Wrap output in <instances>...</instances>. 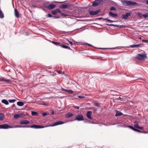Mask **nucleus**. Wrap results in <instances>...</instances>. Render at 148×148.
I'll list each match as a JSON object with an SVG mask.
<instances>
[{
	"label": "nucleus",
	"mask_w": 148,
	"mask_h": 148,
	"mask_svg": "<svg viewBox=\"0 0 148 148\" xmlns=\"http://www.w3.org/2000/svg\"><path fill=\"white\" fill-rule=\"evenodd\" d=\"M47 16L48 17H52L51 15L50 14H48L47 15Z\"/></svg>",
	"instance_id": "obj_38"
},
{
	"label": "nucleus",
	"mask_w": 148,
	"mask_h": 148,
	"mask_svg": "<svg viewBox=\"0 0 148 148\" xmlns=\"http://www.w3.org/2000/svg\"><path fill=\"white\" fill-rule=\"evenodd\" d=\"M134 131H136V132H141V133L142 132L140 131V130H138V129H135Z\"/></svg>",
	"instance_id": "obj_40"
},
{
	"label": "nucleus",
	"mask_w": 148,
	"mask_h": 148,
	"mask_svg": "<svg viewBox=\"0 0 148 148\" xmlns=\"http://www.w3.org/2000/svg\"><path fill=\"white\" fill-rule=\"evenodd\" d=\"M57 3H62L64 2H57Z\"/></svg>",
	"instance_id": "obj_50"
},
{
	"label": "nucleus",
	"mask_w": 148,
	"mask_h": 148,
	"mask_svg": "<svg viewBox=\"0 0 148 148\" xmlns=\"http://www.w3.org/2000/svg\"><path fill=\"white\" fill-rule=\"evenodd\" d=\"M14 15L15 17L16 18H19V12L18 10L16 9H14Z\"/></svg>",
	"instance_id": "obj_13"
},
{
	"label": "nucleus",
	"mask_w": 148,
	"mask_h": 148,
	"mask_svg": "<svg viewBox=\"0 0 148 148\" xmlns=\"http://www.w3.org/2000/svg\"><path fill=\"white\" fill-rule=\"evenodd\" d=\"M143 16L145 18H146L147 17H148V13H147L146 14H143Z\"/></svg>",
	"instance_id": "obj_35"
},
{
	"label": "nucleus",
	"mask_w": 148,
	"mask_h": 148,
	"mask_svg": "<svg viewBox=\"0 0 148 148\" xmlns=\"http://www.w3.org/2000/svg\"><path fill=\"white\" fill-rule=\"evenodd\" d=\"M52 42L56 45L57 46H60V45H61V43L60 42H55L54 41H52Z\"/></svg>",
	"instance_id": "obj_27"
},
{
	"label": "nucleus",
	"mask_w": 148,
	"mask_h": 148,
	"mask_svg": "<svg viewBox=\"0 0 148 148\" xmlns=\"http://www.w3.org/2000/svg\"><path fill=\"white\" fill-rule=\"evenodd\" d=\"M32 115H36L37 114V112H34V111H32Z\"/></svg>",
	"instance_id": "obj_31"
},
{
	"label": "nucleus",
	"mask_w": 148,
	"mask_h": 148,
	"mask_svg": "<svg viewBox=\"0 0 148 148\" xmlns=\"http://www.w3.org/2000/svg\"><path fill=\"white\" fill-rule=\"evenodd\" d=\"M61 11L59 9H57L52 12V13L53 14H56L57 13H60Z\"/></svg>",
	"instance_id": "obj_16"
},
{
	"label": "nucleus",
	"mask_w": 148,
	"mask_h": 148,
	"mask_svg": "<svg viewBox=\"0 0 148 148\" xmlns=\"http://www.w3.org/2000/svg\"><path fill=\"white\" fill-rule=\"evenodd\" d=\"M3 80L7 83H9L10 82V80L8 79H3Z\"/></svg>",
	"instance_id": "obj_34"
},
{
	"label": "nucleus",
	"mask_w": 148,
	"mask_h": 148,
	"mask_svg": "<svg viewBox=\"0 0 148 148\" xmlns=\"http://www.w3.org/2000/svg\"><path fill=\"white\" fill-rule=\"evenodd\" d=\"M57 71L58 73H59V74L61 73V71Z\"/></svg>",
	"instance_id": "obj_48"
},
{
	"label": "nucleus",
	"mask_w": 148,
	"mask_h": 148,
	"mask_svg": "<svg viewBox=\"0 0 148 148\" xmlns=\"http://www.w3.org/2000/svg\"><path fill=\"white\" fill-rule=\"evenodd\" d=\"M136 58L140 60H144L147 58V54L146 53L138 54L136 57Z\"/></svg>",
	"instance_id": "obj_3"
},
{
	"label": "nucleus",
	"mask_w": 148,
	"mask_h": 148,
	"mask_svg": "<svg viewBox=\"0 0 148 148\" xmlns=\"http://www.w3.org/2000/svg\"><path fill=\"white\" fill-rule=\"evenodd\" d=\"M42 115L44 116H46L47 115V114L46 113V112H43L42 114Z\"/></svg>",
	"instance_id": "obj_42"
},
{
	"label": "nucleus",
	"mask_w": 148,
	"mask_h": 148,
	"mask_svg": "<svg viewBox=\"0 0 148 148\" xmlns=\"http://www.w3.org/2000/svg\"><path fill=\"white\" fill-rule=\"evenodd\" d=\"M142 41L148 43V40H143Z\"/></svg>",
	"instance_id": "obj_41"
},
{
	"label": "nucleus",
	"mask_w": 148,
	"mask_h": 148,
	"mask_svg": "<svg viewBox=\"0 0 148 148\" xmlns=\"http://www.w3.org/2000/svg\"><path fill=\"white\" fill-rule=\"evenodd\" d=\"M60 46L64 48L67 49H71L70 47H69L63 44L62 43H61V45H60Z\"/></svg>",
	"instance_id": "obj_18"
},
{
	"label": "nucleus",
	"mask_w": 148,
	"mask_h": 148,
	"mask_svg": "<svg viewBox=\"0 0 148 148\" xmlns=\"http://www.w3.org/2000/svg\"><path fill=\"white\" fill-rule=\"evenodd\" d=\"M69 6V5L68 4L67 5H60L59 6V8H67Z\"/></svg>",
	"instance_id": "obj_21"
},
{
	"label": "nucleus",
	"mask_w": 148,
	"mask_h": 148,
	"mask_svg": "<svg viewBox=\"0 0 148 148\" xmlns=\"http://www.w3.org/2000/svg\"><path fill=\"white\" fill-rule=\"evenodd\" d=\"M128 127L134 131H135V128H134L133 126H129Z\"/></svg>",
	"instance_id": "obj_37"
},
{
	"label": "nucleus",
	"mask_w": 148,
	"mask_h": 148,
	"mask_svg": "<svg viewBox=\"0 0 148 148\" xmlns=\"http://www.w3.org/2000/svg\"><path fill=\"white\" fill-rule=\"evenodd\" d=\"M62 91L68 92L70 94H72L73 93V91L71 90H66L62 88Z\"/></svg>",
	"instance_id": "obj_17"
},
{
	"label": "nucleus",
	"mask_w": 148,
	"mask_h": 148,
	"mask_svg": "<svg viewBox=\"0 0 148 148\" xmlns=\"http://www.w3.org/2000/svg\"><path fill=\"white\" fill-rule=\"evenodd\" d=\"M109 14L110 16L113 17H115L117 16V14H113L111 12H109Z\"/></svg>",
	"instance_id": "obj_20"
},
{
	"label": "nucleus",
	"mask_w": 148,
	"mask_h": 148,
	"mask_svg": "<svg viewBox=\"0 0 148 148\" xmlns=\"http://www.w3.org/2000/svg\"><path fill=\"white\" fill-rule=\"evenodd\" d=\"M53 17L54 18H59L60 17L58 16H53Z\"/></svg>",
	"instance_id": "obj_47"
},
{
	"label": "nucleus",
	"mask_w": 148,
	"mask_h": 148,
	"mask_svg": "<svg viewBox=\"0 0 148 148\" xmlns=\"http://www.w3.org/2000/svg\"><path fill=\"white\" fill-rule=\"evenodd\" d=\"M68 41L71 46H72L73 45V43L72 42L69 41Z\"/></svg>",
	"instance_id": "obj_45"
},
{
	"label": "nucleus",
	"mask_w": 148,
	"mask_h": 148,
	"mask_svg": "<svg viewBox=\"0 0 148 148\" xmlns=\"http://www.w3.org/2000/svg\"><path fill=\"white\" fill-rule=\"evenodd\" d=\"M84 44L88 45L89 46H91L90 45L88 44H87V43H85V44H83V45H84Z\"/></svg>",
	"instance_id": "obj_49"
},
{
	"label": "nucleus",
	"mask_w": 148,
	"mask_h": 148,
	"mask_svg": "<svg viewBox=\"0 0 148 148\" xmlns=\"http://www.w3.org/2000/svg\"><path fill=\"white\" fill-rule=\"evenodd\" d=\"M103 2V0H96L93 2L92 5L93 6H97Z\"/></svg>",
	"instance_id": "obj_5"
},
{
	"label": "nucleus",
	"mask_w": 148,
	"mask_h": 148,
	"mask_svg": "<svg viewBox=\"0 0 148 148\" xmlns=\"http://www.w3.org/2000/svg\"><path fill=\"white\" fill-rule=\"evenodd\" d=\"M107 25L110 26H113L119 28H125L126 27L124 25H119L113 24H107Z\"/></svg>",
	"instance_id": "obj_9"
},
{
	"label": "nucleus",
	"mask_w": 148,
	"mask_h": 148,
	"mask_svg": "<svg viewBox=\"0 0 148 148\" xmlns=\"http://www.w3.org/2000/svg\"><path fill=\"white\" fill-rule=\"evenodd\" d=\"M64 122H63L61 121H57L55 123H54L52 124V125H50L49 126H45V127H47L48 126H50V127H53L55 126H56L57 125H61L63 124L64 123Z\"/></svg>",
	"instance_id": "obj_4"
},
{
	"label": "nucleus",
	"mask_w": 148,
	"mask_h": 148,
	"mask_svg": "<svg viewBox=\"0 0 148 148\" xmlns=\"http://www.w3.org/2000/svg\"><path fill=\"white\" fill-rule=\"evenodd\" d=\"M4 17V15L3 13L1 10H0V18H3Z\"/></svg>",
	"instance_id": "obj_29"
},
{
	"label": "nucleus",
	"mask_w": 148,
	"mask_h": 148,
	"mask_svg": "<svg viewBox=\"0 0 148 148\" xmlns=\"http://www.w3.org/2000/svg\"><path fill=\"white\" fill-rule=\"evenodd\" d=\"M1 102L2 103H4L6 105H8L9 104V103L8 101L5 99H3L2 100Z\"/></svg>",
	"instance_id": "obj_22"
},
{
	"label": "nucleus",
	"mask_w": 148,
	"mask_h": 148,
	"mask_svg": "<svg viewBox=\"0 0 148 148\" xmlns=\"http://www.w3.org/2000/svg\"><path fill=\"white\" fill-rule=\"evenodd\" d=\"M116 10V9L114 7H111L110 8V10L111 11Z\"/></svg>",
	"instance_id": "obj_32"
},
{
	"label": "nucleus",
	"mask_w": 148,
	"mask_h": 148,
	"mask_svg": "<svg viewBox=\"0 0 148 148\" xmlns=\"http://www.w3.org/2000/svg\"><path fill=\"white\" fill-rule=\"evenodd\" d=\"M15 127H30L34 128L35 129L42 128L44 127L43 126L41 125H28L27 126H21L20 125H16L15 126Z\"/></svg>",
	"instance_id": "obj_1"
},
{
	"label": "nucleus",
	"mask_w": 148,
	"mask_h": 148,
	"mask_svg": "<svg viewBox=\"0 0 148 148\" xmlns=\"http://www.w3.org/2000/svg\"><path fill=\"white\" fill-rule=\"evenodd\" d=\"M138 122L135 121L134 122V127L136 128H138Z\"/></svg>",
	"instance_id": "obj_26"
},
{
	"label": "nucleus",
	"mask_w": 148,
	"mask_h": 148,
	"mask_svg": "<svg viewBox=\"0 0 148 148\" xmlns=\"http://www.w3.org/2000/svg\"><path fill=\"white\" fill-rule=\"evenodd\" d=\"M123 115V113L121 112H120L119 111H117L116 112V113L115 114V116H121Z\"/></svg>",
	"instance_id": "obj_19"
},
{
	"label": "nucleus",
	"mask_w": 148,
	"mask_h": 148,
	"mask_svg": "<svg viewBox=\"0 0 148 148\" xmlns=\"http://www.w3.org/2000/svg\"><path fill=\"white\" fill-rule=\"evenodd\" d=\"M95 105L96 106H97V103H96V104H95Z\"/></svg>",
	"instance_id": "obj_53"
},
{
	"label": "nucleus",
	"mask_w": 148,
	"mask_h": 148,
	"mask_svg": "<svg viewBox=\"0 0 148 148\" xmlns=\"http://www.w3.org/2000/svg\"><path fill=\"white\" fill-rule=\"evenodd\" d=\"M75 118L76 120L79 121L84 120L83 116L82 114L77 115L76 116Z\"/></svg>",
	"instance_id": "obj_7"
},
{
	"label": "nucleus",
	"mask_w": 148,
	"mask_h": 148,
	"mask_svg": "<svg viewBox=\"0 0 148 148\" xmlns=\"http://www.w3.org/2000/svg\"><path fill=\"white\" fill-rule=\"evenodd\" d=\"M13 127L10 126L7 124H3L0 125V129H6Z\"/></svg>",
	"instance_id": "obj_6"
},
{
	"label": "nucleus",
	"mask_w": 148,
	"mask_h": 148,
	"mask_svg": "<svg viewBox=\"0 0 148 148\" xmlns=\"http://www.w3.org/2000/svg\"><path fill=\"white\" fill-rule=\"evenodd\" d=\"M54 113V111L53 110V111L51 113V114H53Z\"/></svg>",
	"instance_id": "obj_51"
},
{
	"label": "nucleus",
	"mask_w": 148,
	"mask_h": 148,
	"mask_svg": "<svg viewBox=\"0 0 148 148\" xmlns=\"http://www.w3.org/2000/svg\"><path fill=\"white\" fill-rule=\"evenodd\" d=\"M4 114L3 113L0 114V121L2 120L4 118Z\"/></svg>",
	"instance_id": "obj_28"
},
{
	"label": "nucleus",
	"mask_w": 148,
	"mask_h": 148,
	"mask_svg": "<svg viewBox=\"0 0 148 148\" xmlns=\"http://www.w3.org/2000/svg\"><path fill=\"white\" fill-rule=\"evenodd\" d=\"M73 107H74L75 108H76L77 109H79V107L78 106H74Z\"/></svg>",
	"instance_id": "obj_43"
},
{
	"label": "nucleus",
	"mask_w": 148,
	"mask_h": 148,
	"mask_svg": "<svg viewBox=\"0 0 148 148\" xmlns=\"http://www.w3.org/2000/svg\"><path fill=\"white\" fill-rule=\"evenodd\" d=\"M16 101L15 99H10L8 100L9 102L10 103H14Z\"/></svg>",
	"instance_id": "obj_33"
},
{
	"label": "nucleus",
	"mask_w": 148,
	"mask_h": 148,
	"mask_svg": "<svg viewBox=\"0 0 148 148\" xmlns=\"http://www.w3.org/2000/svg\"><path fill=\"white\" fill-rule=\"evenodd\" d=\"M56 7V5L54 4H51L48 5L47 8L51 10L54 8Z\"/></svg>",
	"instance_id": "obj_15"
},
{
	"label": "nucleus",
	"mask_w": 148,
	"mask_h": 148,
	"mask_svg": "<svg viewBox=\"0 0 148 148\" xmlns=\"http://www.w3.org/2000/svg\"><path fill=\"white\" fill-rule=\"evenodd\" d=\"M73 115V114L72 113L69 112L66 114V118H68L72 116Z\"/></svg>",
	"instance_id": "obj_23"
},
{
	"label": "nucleus",
	"mask_w": 148,
	"mask_h": 148,
	"mask_svg": "<svg viewBox=\"0 0 148 148\" xmlns=\"http://www.w3.org/2000/svg\"><path fill=\"white\" fill-rule=\"evenodd\" d=\"M140 47V44L133 45L130 46V47L132 48L138 47Z\"/></svg>",
	"instance_id": "obj_24"
},
{
	"label": "nucleus",
	"mask_w": 148,
	"mask_h": 148,
	"mask_svg": "<svg viewBox=\"0 0 148 148\" xmlns=\"http://www.w3.org/2000/svg\"><path fill=\"white\" fill-rule=\"evenodd\" d=\"M104 20H107L109 22L112 23V22H114V21L109 20V19H108L107 18H105L104 19Z\"/></svg>",
	"instance_id": "obj_30"
},
{
	"label": "nucleus",
	"mask_w": 148,
	"mask_h": 148,
	"mask_svg": "<svg viewBox=\"0 0 148 148\" xmlns=\"http://www.w3.org/2000/svg\"><path fill=\"white\" fill-rule=\"evenodd\" d=\"M78 98L80 99H83L85 98V97L81 96H78Z\"/></svg>",
	"instance_id": "obj_39"
},
{
	"label": "nucleus",
	"mask_w": 148,
	"mask_h": 148,
	"mask_svg": "<svg viewBox=\"0 0 148 148\" xmlns=\"http://www.w3.org/2000/svg\"><path fill=\"white\" fill-rule=\"evenodd\" d=\"M146 4H148V0H147L146 1Z\"/></svg>",
	"instance_id": "obj_52"
},
{
	"label": "nucleus",
	"mask_w": 148,
	"mask_h": 148,
	"mask_svg": "<svg viewBox=\"0 0 148 148\" xmlns=\"http://www.w3.org/2000/svg\"><path fill=\"white\" fill-rule=\"evenodd\" d=\"M100 10H98L96 11H91L90 12V15H94L98 14L100 11Z\"/></svg>",
	"instance_id": "obj_8"
},
{
	"label": "nucleus",
	"mask_w": 148,
	"mask_h": 148,
	"mask_svg": "<svg viewBox=\"0 0 148 148\" xmlns=\"http://www.w3.org/2000/svg\"><path fill=\"white\" fill-rule=\"evenodd\" d=\"M131 13L130 12L126 13V14L122 16V18L125 19H127L128 17L130 16Z\"/></svg>",
	"instance_id": "obj_10"
},
{
	"label": "nucleus",
	"mask_w": 148,
	"mask_h": 148,
	"mask_svg": "<svg viewBox=\"0 0 148 148\" xmlns=\"http://www.w3.org/2000/svg\"><path fill=\"white\" fill-rule=\"evenodd\" d=\"M60 13L61 15L62 16L63 15V16H66V14H64L63 13H61V12H60Z\"/></svg>",
	"instance_id": "obj_44"
},
{
	"label": "nucleus",
	"mask_w": 148,
	"mask_h": 148,
	"mask_svg": "<svg viewBox=\"0 0 148 148\" xmlns=\"http://www.w3.org/2000/svg\"><path fill=\"white\" fill-rule=\"evenodd\" d=\"M138 128L140 129H143V127H140L139 126Z\"/></svg>",
	"instance_id": "obj_46"
},
{
	"label": "nucleus",
	"mask_w": 148,
	"mask_h": 148,
	"mask_svg": "<svg viewBox=\"0 0 148 148\" xmlns=\"http://www.w3.org/2000/svg\"><path fill=\"white\" fill-rule=\"evenodd\" d=\"M24 115V114L23 113L20 114H17L14 116V118L15 119H17L18 118L20 117L21 116H22Z\"/></svg>",
	"instance_id": "obj_14"
},
{
	"label": "nucleus",
	"mask_w": 148,
	"mask_h": 148,
	"mask_svg": "<svg viewBox=\"0 0 148 148\" xmlns=\"http://www.w3.org/2000/svg\"><path fill=\"white\" fill-rule=\"evenodd\" d=\"M121 2L123 5L126 6H134L138 5V3L136 2L132 1L123 0Z\"/></svg>",
	"instance_id": "obj_2"
},
{
	"label": "nucleus",
	"mask_w": 148,
	"mask_h": 148,
	"mask_svg": "<svg viewBox=\"0 0 148 148\" xmlns=\"http://www.w3.org/2000/svg\"><path fill=\"white\" fill-rule=\"evenodd\" d=\"M92 113V112L91 111L87 112L86 114V116L88 119H92V117L91 116Z\"/></svg>",
	"instance_id": "obj_11"
},
{
	"label": "nucleus",
	"mask_w": 148,
	"mask_h": 148,
	"mask_svg": "<svg viewBox=\"0 0 148 148\" xmlns=\"http://www.w3.org/2000/svg\"><path fill=\"white\" fill-rule=\"evenodd\" d=\"M29 121H28L26 120H24L21 121L20 122V124H28L29 123Z\"/></svg>",
	"instance_id": "obj_12"
},
{
	"label": "nucleus",
	"mask_w": 148,
	"mask_h": 148,
	"mask_svg": "<svg viewBox=\"0 0 148 148\" xmlns=\"http://www.w3.org/2000/svg\"><path fill=\"white\" fill-rule=\"evenodd\" d=\"M24 103L21 101H18L17 103V104L19 106H22L24 105Z\"/></svg>",
	"instance_id": "obj_25"
},
{
	"label": "nucleus",
	"mask_w": 148,
	"mask_h": 148,
	"mask_svg": "<svg viewBox=\"0 0 148 148\" xmlns=\"http://www.w3.org/2000/svg\"><path fill=\"white\" fill-rule=\"evenodd\" d=\"M137 14L138 16L140 18H141L142 16H143V15H142V14L138 12L137 13Z\"/></svg>",
	"instance_id": "obj_36"
}]
</instances>
